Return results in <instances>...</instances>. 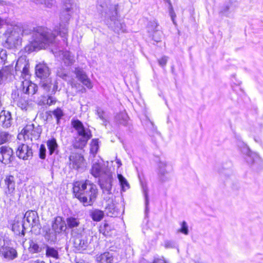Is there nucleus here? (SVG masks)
I'll return each instance as SVG.
<instances>
[{"instance_id":"13d9d810","label":"nucleus","mask_w":263,"mask_h":263,"mask_svg":"<svg viewBox=\"0 0 263 263\" xmlns=\"http://www.w3.org/2000/svg\"><path fill=\"white\" fill-rule=\"evenodd\" d=\"M153 263H166V262L163 259L156 258L154 260Z\"/></svg>"},{"instance_id":"864d4df0","label":"nucleus","mask_w":263,"mask_h":263,"mask_svg":"<svg viewBox=\"0 0 263 263\" xmlns=\"http://www.w3.org/2000/svg\"><path fill=\"white\" fill-rule=\"evenodd\" d=\"M167 60H168V57L165 55H164L161 58L159 59L158 61L159 65L160 66H161L162 67H163L166 65V64L167 62Z\"/></svg>"},{"instance_id":"72a5a7b5","label":"nucleus","mask_w":263,"mask_h":263,"mask_svg":"<svg viewBox=\"0 0 263 263\" xmlns=\"http://www.w3.org/2000/svg\"><path fill=\"white\" fill-rule=\"evenodd\" d=\"M151 23L152 24V26L154 27L155 29L153 31L152 39L154 40V41L157 43L161 41L162 33L161 31L156 29L158 26L157 23L156 22L154 21Z\"/></svg>"},{"instance_id":"5701e85b","label":"nucleus","mask_w":263,"mask_h":263,"mask_svg":"<svg viewBox=\"0 0 263 263\" xmlns=\"http://www.w3.org/2000/svg\"><path fill=\"white\" fill-rule=\"evenodd\" d=\"M70 165L73 168L79 170L84 165V157L78 153H72L69 157Z\"/></svg>"},{"instance_id":"6e6552de","label":"nucleus","mask_w":263,"mask_h":263,"mask_svg":"<svg viewBox=\"0 0 263 263\" xmlns=\"http://www.w3.org/2000/svg\"><path fill=\"white\" fill-rule=\"evenodd\" d=\"M71 236L73 247L80 252L85 250L93 238V236L85 234L84 232H81V230L73 231Z\"/></svg>"},{"instance_id":"e433bc0d","label":"nucleus","mask_w":263,"mask_h":263,"mask_svg":"<svg viewBox=\"0 0 263 263\" xmlns=\"http://www.w3.org/2000/svg\"><path fill=\"white\" fill-rule=\"evenodd\" d=\"M46 255L48 257H53L56 259L59 258L58 251L52 247L46 246Z\"/></svg>"},{"instance_id":"8fccbe9b","label":"nucleus","mask_w":263,"mask_h":263,"mask_svg":"<svg viewBox=\"0 0 263 263\" xmlns=\"http://www.w3.org/2000/svg\"><path fill=\"white\" fill-rule=\"evenodd\" d=\"M46 149L44 144H41L39 149V157L42 159H45L46 158Z\"/></svg>"},{"instance_id":"2f4dec72","label":"nucleus","mask_w":263,"mask_h":263,"mask_svg":"<svg viewBox=\"0 0 263 263\" xmlns=\"http://www.w3.org/2000/svg\"><path fill=\"white\" fill-rule=\"evenodd\" d=\"M100 263H113L112 255L109 252H105L97 257Z\"/></svg>"},{"instance_id":"aec40b11","label":"nucleus","mask_w":263,"mask_h":263,"mask_svg":"<svg viewBox=\"0 0 263 263\" xmlns=\"http://www.w3.org/2000/svg\"><path fill=\"white\" fill-rule=\"evenodd\" d=\"M74 73L76 76V78L81 81L83 85L89 89L92 87L90 79L82 68L79 67H76L74 68Z\"/></svg>"},{"instance_id":"37998d69","label":"nucleus","mask_w":263,"mask_h":263,"mask_svg":"<svg viewBox=\"0 0 263 263\" xmlns=\"http://www.w3.org/2000/svg\"><path fill=\"white\" fill-rule=\"evenodd\" d=\"M52 112L53 115L57 119V124H59L60 119L64 116V114L62 110L60 108H57V109L54 110Z\"/></svg>"},{"instance_id":"bb28decb","label":"nucleus","mask_w":263,"mask_h":263,"mask_svg":"<svg viewBox=\"0 0 263 263\" xmlns=\"http://www.w3.org/2000/svg\"><path fill=\"white\" fill-rule=\"evenodd\" d=\"M166 166V163L164 161H160L158 164V175L159 179L162 182H164L167 180L165 175L167 173L166 171L165 167Z\"/></svg>"},{"instance_id":"7ed1b4c3","label":"nucleus","mask_w":263,"mask_h":263,"mask_svg":"<svg viewBox=\"0 0 263 263\" xmlns=\"http://www.w3.org/2000/svg\"><path fill=\"white\" fill-rule=\"evenodd\" d=\"M35 74L41 79L40 85L48 93L47 97H45L40 105H48V106L54 104L57 99L53 96L58 90V85L57 81L52 82L49 78L50 71L49 67L45 63H39L35 66Z\"/></svg>"},{"instance_id":"9b49d317","label":"nucleus","mask_w":263,"mask_h":263,"mask_svg":"<svg viewBox=\"0 0 263 263\" xmlns=\"http://www.w3.org/2000/svg\"><path fill=\"white\" fill-rule=\"evenodd\" d=\"M113 177L112 173L109 171H106L105 174H103L99 178V183L103 190L106 192L107 194H110L112 186Z\"/></svg>"},{"instance_id":"1a4fd4ad","label":"nucleus","mask_w":263,"mask_h":263,"mask_svg":"<svg viewBox=\"0 0 263 263\" xmlns=\"http://www.w3.org/2000/svg\"><path fill=\"white\" fill-rule=\"evenodd\" d=\"M21 28L15 26L8 28L5 33L7 37L6 43L10 48L17 47L21 45L22 38L21 37Z\"/></svg>"},{"instance_id":"f704fd0d","label":"nucleus","mask_w":263,"mask_h":263,"mask_svg":"<svg viewBox=\"0 0 263 263\" xmlns=\"http://www.w3.org/2000/svg\"><path fill=\"white\" fill-rule=\"evenodd\" d=\"M128 117L127 114L124 112H121L116 116V121L120 124L126 126L127 124Z\"/></svg>"},{"instance_id":"de8ad7c7","label":"nucleus","mask_w":263,"mask_h":263,"mask_svg":"<svg viewBox=\"0 0 263 263\" xmlns=\"http://www.w3.org/2000/svg\"><path fill=\"white\" fill-rule=\"evenodd\" d=\"M7 58L6 51L4 49H0V66L5 64Z\"/></svg>"},{"instance_id":"052dcab7","label":"nucleus","mask_w":263,"mask_h":263,"mask_svg":"<svg viewBox=\"0 0 263 263\" xmlns=\"http://www.w3.org/2000/svg\"><path fill=\"white\" fill-rule=\"evenodd\" d=\"M81 89L80 90V91H81L82 93L85 92L86 91L85 88L82 86H81Z\"/></svg>"},{"instance_id":"603ef678","label":"nucleus","mask_w":263,"mask_h":263,"mask_svg":"<svg viewBox=\"0 0 263 263\" xmlns=\"http://www.w3.org/2000/svg\"><path fill=\"white\" fill-rule=\"evenodd\" d=\"M168 10H169V14L171 17L172 21H173V22L174 24H176L175 19V17H176V15L175 14V11H174V9H173L172 4H170V6H168Z\"/></svg>"},{"instance_id":"a878e982","label":"nucleus","mask_w":263,"mask_h":263,"mask_svg":"<svg viewBox=\"0 0 263 263\" xmlns=\"http://www.w3.org/2000/svg\"><path fill=\"white\" fill-rule=\"evenodd\" d=\"M25 226L22 221H14L12 225V230L14 233L21 236H24L25 234Z\"/></svg>"},{"instance_id":"a18cd8bd","label":"nucleus","mask_w":263,"mask_h":263,"mask_svg":"<svg viewBox=\"0 0 263 263\" xmlns=\"http://www.w3.org/2000/svg\"><path fill=\"white\" fill-rule=\"evenodd\" d=\"M10 72L8 70L3 69L0 70V84L4 83V80H6Z\"/></svg>"},{"instance_id":"39448f33","label":"nucleus","mask_w":263,"mask_h":263,"mask_svg":"<svg viewBox=\"0 0 263 263\" xmlns=\"http://www.w3.org/2000/svg\"><path fill=\"white\" fill-rule=\"evenodd\" d=\"M63 5L61 12L60 22L59 26L55 27L54 32L57 35L63 38L64 42L67 40L69 21L72 13L73 4L72 0H63Z\"/></svg>"},{"instance_id":"79ce46f5","label":"nucleus","mask_w":263,"mask_h":263,"mask_svg":"<svg viewBox=\"0 0 263 263\" xmlns=\"http://www.w3.org/2000/svg\"><path fill=\"white\" fill-rule=\"evenodd\" d=\"M118 178L123 191H125L126 190V187L127 189L129 188V185L126 179L121 174H118Z\"/></svg>"},{"instance_id":"e2e57ef3","label":"nucleus","mask_w":263,"mask_h":263,"mask_svg":"<svg viewBox=\"0 0 263 263\" xmlns=\"http://www.w3.org/2000/svg\"><path fill=\"white\" fill-rule=\"evenodd\" d=\"M35 263H45V261L37 259L35 261Z\"/></svg>"},{"instance_id":"423d86ee","label":"nucleus","mask_w":263,"mask_h":263,"mask_svg":"<svg viewBox=\"0 0 263 263\" xmlns=\"http://www.w3.org/2000/svg\"><path fill=\"white\" fill-rule=\"evenodd\" d=\"M72 125L78 134V136L76 138L73 144L74 147L82 149L91 138V130L87 128H85L83 123L79 120L72 121Z\"/></svg>"},{"instance_id":"774afa93","label":"nucleus","mask_w":263,"mask_h":263,"mask_svg":"<svg viewBox=\"0 0 263 263\" xmlns=\"http://www.w3.org/2000/svg\"><path fill=\"white\" fill-rule=\"evenodd\" d=\"M1 4H2V2H1V1H0V5H1Z\"/></svg>"},{"instance_id":"0e129e2a","label":"nucleus","mask_w":263,"mask_h":263,"mask_svg":"<svg viewBox=\"0 0 263 263\" xmlns=\"http://www.w3.org/2000/svg\"><path fill=\"white\" fill-rule=\"evenodd\" d=\"M165 2L168 3V6H170V4H171V2L170 0H163Z\"/></svg>"},{"instance_id":"ea45409f","label":"nucleus","mask_w":263,"mask_h":263,"mask_svg":"<svg viewBox=\"0 0 263 263\" xmlns=\"http://www.w3.org/2000/svg\"><path fill=\"white\" fill-rule=\"evenodd\" d=\"M90 152L92 154L95 155L98 151L99 148V139H93L91 140V144H90Z\"/></svg>"},{"instance_id":"7c9ffc66","label":"nucleus","mask_w":263,"mask_h":263,"mask_svg":"<svg viewBox=\"0 0 263 263\" xmlns=\"http://www.w3.org/2000/svg\"><path fill=\"white\" fill-rule=\"evenodd\" d=\"M63 61L65 65L70 66L75 62L74 57L70 52L65 51L63 53Z\"/></svg>"},{"instance_id":"473e14b6","label":"nucleus","mask_w":263,"mask_h":263,"mask_svg":"<svg viewBox=\"0 0 263 263\" xmlns=\"http://www.w3.org/2000/svg\"><path fill=\"white\" fill-rule=\"evenodd\" d=\"M11 138L12 135L8 132L0 129V145L9 143Z\"/></svg>"},{"instance_id":"a211bd4d","label":"nucleus","mask_w":263,"mask_h":263,"mask_svg":"<svg viewBox=\"0 0 263 263\" xmlns=\"http://www.w3.org/2000/svg\"><path fill=\"white\" fill-rule=\"evenodd\" d=\"M0 256L8 260H13L17 257V252L15 248L8 245L0 248Z\"/></svg>"},{"instance_id":"09e8293b","label":"nucleus","mask_w":263,"mask_h":263,"mask_svg":"<svg viewBox=\"0 0 263 263\" xmlns=\"http://www.w3.org/2000/svg\"><path fill=\"white\" fill-rule=\"evenodd\" d=\"M36 4L44 5L47 7H51L52 5V0H34Z\"/></svg>"},{"instance_id":"c85d7f7f","label":"nucleus","mask_w":263,"mask_h":263,"mask_svg":"<svg viewBox=\"0 0 263 263\" xmlns=\"http://www.w3.org/2000/svg\"><path fill=\"white\" fill-rule=\"evenodd\" d=\"M114 231L113 226L107 222H104L100 225L99 232L105 236H110Z\"/></svg>"},{"instance_id":"f8f14e48","label":"nucleus","mask_w":263,"mask_h":263,"mask_svg":"<svg viewBox=\"0 0 263 263\" xmlns=\"http://www.w3.org/2000/svg\"><path fill=\"white\" fill-rule=\"evenodd\" d=\"M13 149L7 146L0 147V162L5 165L11 164L15 160Z\"/></svg>"},{"instance_id":"2eb2a0df","label":"nucleus","mask_w":263,"mask_h":263,"mask_svg":"<svg viewBox=\"0 0 263 263\" xmlns=\"http://www.w3.org/2000/svg\"><path fill=\"white\" fill-rule=\"evenodd\" d=\"M24 218L26 220L31 228H36L39 230L41 229V225L38 214L36 211L32 210L27 211L24 215Z\"/></svg>"},{"instance_id":"ddd939ff","label":"nucleus","mask_w":263,"mask_h":263,"mask_svg":"<svg viewBox=\"0 0 263 263\" xmlns=\"http://www.w3.org/2000/svg\"><path fill=\"white\" fill-rule=\"evenodd\" d=\"M11 98L14 104H16L22 110H27L28 106V99L25 94L18 90L13 91L11 94Z\"/></svg>"},{"instance_id":"a19ab883","label":"nucleus","mask_w":263,"mask_h":263,"mask_svg":"<svg viewBox=\"0 0 263 263\" xmlns=\"http://www.w3.org/2000/svg\"><path fill=\"white\" fill-rule=\"evenodd\" d=\"M147 129L148 134L151 136H154L155 134H158L157 127L151 121L149 122L147 124Z\"/></svg>"},{"instance_id":"4d7b16f0","label":"nucleus","mask_w":263,"mask_h":263,"mask_svg":"<svg viewBox=\"0 0 263 263\" xmlns=\"http://www.w3.org/2000/svg\"><path fill=\"white\" fill-rule=\"evenodd\" d=\"M230 9V7L229 5H226L223 7L222 9H221L220 12L223 14L226 15L227 13L228 12L229 10Z\"/></svg>"},{"instance_id":"4468645a","label":"nucleus","mask_w":263,"mask_h":263,"mask_svg":"<svg viewBox=\"0 0 263 263\" xmlns=\"http://www.w3.org/2000/svg\"><path fill=\"white\" fill-rule=\"evenodd\" d=\"M29 67V64L27 61L23 59H18L15 67L16 74L19 72L21 77L25 79V80H27L30 76Z\"/></svg>"},{"instance_id":"3c124183","label":"nucleus","mask_w":263,"mask_h":263,"mask_svg":"<svg viewBox=\"0 0 263 263\" xmlns=\"http://www.w3.org/2000/svg\"><path fill=\"white\" fill-rule=\"evenodd\" d=\"M97 114L99 118L104 122L105 123L106 120L104 117V111L100 108L97 107Z\"/></svg>"},{"instance_id":"5fc2aeb1","label":"nucleus","mask_w":263,"mask_h":263,"mask_svg":"<svg viewBox=\"0 0 263 263\" xmlns=\"http://www.w3.org/2000/svg\"><path fill=\"white\" fill-rule=\"evenodd\" d=\"M176 246L174 241L171 240H166L164 241V247L166 249L174 248Z\"/></svg>"},{"instance_id":"bf43d9fd","label":"nucleus","mask_w":263,"mask_h":263,"mask_svg":"<svg viewBox=\"0 0 263 263\" xmlns=\"http://www.w3.org/2000/svg\"><path fill=\"white\" fill-rule=\"evenodd\" d=\"M6 246L4 239L0 235V248Z\"/></svg>"},{"instance_id":"f3484780","label":"nucleus","mask_w":263,"mask_h":263,"mask_svg":"<svg viewBox=\"0 0 263 263\" xmlns=\"http://www.w3.org/2000/svg\"><path fill=\"white\" fill-rule=\"evenodd\" d=\"M103 164L102 161L94 160L91 168V174L95 178H100L106 171H109Z\"/></svg>"},{"instance_id":"412c9836","label":"nucleus","mask_w":263,"mask_h":263,"mask_svg":"<svg viewBox=\"0 0 263 263\" xmlns=\"http://www.w3.org/2000/svg\"><path fill=\"white\" fill-rule=\"evenodd\" d=\"M51 229L52 231L59 234L65 231L66 229V224L63 218L61 216L55 217L52 222Z\"/></svg>"},{"instance_id":"b1692460","label":"nucleus","mask_w":263,"mask_h":263,"mask_svg":"<svg viewBox=\"0 0 263 263\" xmlns=\"http://www.w3.org/2000/svg\"><path fill=\"white\" fill-rule=\"evenodd\" d=\"M37 90V86L34 83L28 80L22 82L21 91L24 94L34 95Z\"/></svg>"},{"instance_id":"c03bdc74","label":"nucleus","mask_w":263,"mask_h":263,"mask_svg":"<svg viewBox=\"0 0 263 263\" xmlns=\"http://www.w3.org/2000/svg\"><path fill=\"white\" fill-rule=\"evenodd\" d=\"M143 193L145 198V213L148 212L149 199L148 196V189L146 186L143 187Z\"/></svg>"},{"instance_id":"393cba45","label":"nucleus","mask_w":263,"mask_h":263,"mask_svg":"<svg viewBox=\"0 0 263 263\" xmlns=\"http://www.w3.org/2000/svg\"><path fill=\"white\" fill-rule=\"evenodd\" d=\"M47 146L50 155L54 154L58 155L59 153V145L57 140L54 138L49 139L46 142Z\"/></svg>"},{"instance_id":"49530a36","label":"nucleus","mask_w":263,"mask_h":263,"mask_svg":"<svg viewBox=\"0 0 263 263\" xmlns=\"http://www.w3.org/2000/svg\"><path fill=\"white\" fill-rule=\"evenodd\" d=\"M178 232L186 235L189 234V231L188 226L185 221H183L181 222V228L178 230Z\"/></svg>"},{"instance_id":"20e7f679","label":"nucleus","mask_w":263,"mask_h":263,"mask_svg":"<svg viewBox=\"0 0 263 263\" xmlns=\"http://www.w3.org/2000/svg\"><path fill=\"white\" fill-rule=\"evenodd\" d=\"M73 192L76 198L84 206L91 205L97 198L98 189L96 184L89 180L76 181L73 184Z\"/></svg>"},{"instance_id":"9d476101","label":"nucleus","mask_w":263,"mask_h":263,"mask_svg":"<svg viewBox=\"0 0 263 263\" xmlns=\"http://www.w3.org/2000/svg\"><path fill=\"white\" fill-rule=\"evenodd\" d=\"M42 132L41 126H34L33 124L26 125L22 131L24 140L26 141L30 139L31 141L39 139Z\"/></svg>"},{"instance_id":"58836bf2","label":"nucleus","mask_w":263,"mask_h":263,"mask_svg":"<svg viewBox=\"0 0 263 263\" xmlns=\"http://www.w3.org/2000/svg\"><path fill=\"white\" fill-rule=\"evenodd\" d=\"M29 249L31 252L36 253H40L42 251V247H40L37 243L35 242L33 240H31L29 242Z\"/></svg>"},{"instance_id":"680f3d73","label":"nucleus","mask_w":263,"mask_h":263,"mask_svg":"<svg viewBox=\"0 0 263 263\" xmlns=\"http://www.w3.org/2000/svg\"><path fill=\"white\" fill-rule=\"evenodd\" d=\"M117 163L118 164V167L122 165L121 162L120 160H117Z\"/></svg>"},{"instance_id":"6e6d98bb","label":"nucleus","mask_w":263,"mask_h":263,"mask_svg":"<svg viewBox=\"0 0 263 263\" xmlns=\"http://www.w3.org/2000/svg\"><path fill=\"white\" fill-rule=\"evenodd\" d=\"M57 75L59 77L62 78L64 80H66V79L67 77V74L66 73L62 72V71H58Z\"/></svg>"},{"instance_id":"0eeeda50","label":"nucleus","mask_w":263,"mask_h":263,"mask_svg":"<svg viewBox=\"0 0 263 263\" xmlns=\"http://www.w3.org/2000/svg\"><path fill=\"white\" fill-rule=\"evenodd\" d=\"M238 146L241 153L245 155L247 163L256 170L263 168V159L255 152L252 151L245 143H240Z\"/></svg>"},{"instance_id":"c756f323","label":"nucleus","mask_w":263,"mask_h":263,"mask_svg":"<svg viewBox=\"0 0 263 263\" xmlns=\"http://www.w3.org/2000/svg\"><path fill=\"white\" fill-rule=\"evenodd\" d=\"M5 182L7 187L9 194L12 193L15 187V178L12 175H9L6 177Z\"/></svg>"},{"instance_id":"dca6fc26","label":"nucleus","mask_w":263,"mask_h":263,"mask_svg":"<svg viewBox=\"0 0 263 263\" xmlns=\"http://www.w3.org/2000/svg\"><path fill=\"white\" fill-rule=\"evenodd\" d=\"M16 155L20 159L28 160L33 156L32 149L27 144H21L17 147Z\"/></svg>"},{"instance_id":"f03ea898","label":"nucleus","mask_w":263,"mask_h":263,"mask_svg":"<svg viewBox=\"0 0 263 263\" xmlns=\"http://www.w3.org/2000/svg\"><path fill=\"white\" fill-rule=\"evenodd\" d=\"M118 5L111 4L109 1L98 0L97 6L98 12L104 17L106 24L117 34L126 32V25L120 18L118 12Z\"/></svg>"},{"instance_id":"4be33fe9","label":"nucleus","mask_w":263,"mask_h":263,"mask_svg":"<svg viewBox=\"0 0 263 263\" xmlns=\"http://www.w3.org/2000/svg\"><path fill=\"white\" fill-rule=\"evenodd\" d=\"M13 119L11 112L9 110H3L0 112V124L3 128H8L13 124Z\"/></svg>"},{"instance_id":"69168bd1","label":"nucleus","mask_w":263,"mask_h":263,"mask_svg":"<svg viewBox=\"0 0 263 263\" xmlns=\"http://www.w3.org/2000/svg\"><path fill=\"white\" fill-rule=\"evenodd\" d=\"M2 20L0 18V25L2 24Z\"/></svg>"},{"instance_id":"6ab92c4d","label":"nucleus","mask_w":263,"mask_h":263,"mask_svg":"<svg viewBox=\"0 0 263 263\" xmlns=\"http://www.w3.org/2000/svg\"><path fill=\"white\" fill-rule=\"evenodd\" d=\"M66 228L71 230V235L72 236L73 231L81 230V232H84V228L80 227V218L74 216H69L66 219Z\"/></svg>"},{"instance_id":"4c0bfd02","label":"nucleus","mask_w":263,"mask_h":263,"mask_svg":"<svg viewBox=\"0 0 263 263\" xmlns=\"http://www.w3.org/2000/svg\"><path fill=\"white\" fill-rule=\"evenodd\" d=\"M58 234L53 231L49 230L46 232L45 238L50 242H55L57 240V235Z\"/></svg>"},{"instance_id":"c9c22d12","label":"nucleus","mask_w":263,"mask_h":263,"mask_svg":"<svg viewBox=\"0 0 263 263\" xmlns=\"http://www.w3.org/2000/svg\"><path fill=\"white\" fill-rule=\"evenodd\" d=\"M107 215L110 217H116L118 212L117 209L115 208L114 204H108L106 208Z\"/></svg>"},{"instance_id":"f257e3e1","label":"nucleus","mask_w":263,"mask_h":263,"mask_svg":"<svg viewBox=\"0 0 263 263\" xmlns=\"http://www.w3.org/2000/svg\"><path fill=\"white\" fill-rule=\"evenodd\" d=\"M29 34L31 35V40L25 47V51L29 53L46 48L52 44L57 36L55 32L43 26L34 27L33 30L26 28L21 29V35L24 36Z\"/></svg>"},{"instance_id":"cd10ccee","label":"nucleus","mask_w":263,"mask_h":263,"mask_svg":"<svg viewBox=\"0 0 263 263\" xmlns=\"http://www.w3.org/2000/svg\"><path fill=\"white\" fill-rule=\"evenodd\" d=\"M89 214L91 219L96 222L100 221L104 216V211L98 209H93L90 210Z\"/></svg>"},{"instance_id":"338daca9","label":"nucleus","mask_w":263,"mask_h":263,"mask_svg":"<svg viewBox=\"0 0 263 263\" xmlns=\"http://www.w3.org/2000/svg\"><path fill=\"white\" fill-rule=\"evenodd\" d=\"M172 71H173L174 68L172 67Z\"/></svg>"}]
</instances>
